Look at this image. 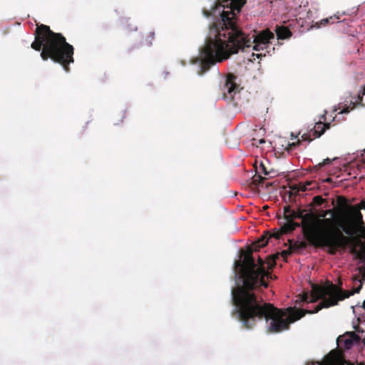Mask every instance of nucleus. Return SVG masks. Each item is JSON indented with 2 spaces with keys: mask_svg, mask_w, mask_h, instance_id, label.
<instances>
[{
  "mask_svg": "<svg viewBox=\"0 0 365 365\" xmlns=\"http://www.w3.org/2000/svg\"><path fill=\"white\" fill-rule=\"evenodd\" d=\"M252 253V250L242 251L243 260L235 262V267L240 269L242 284L232 289V301L235 306L232 315L248 329H252L257 321L265 319L266 322L270 321L269 331L277 333L287 330L290 324L304 317L306 312L294 307L286 309L277 308L256 294L259 287H268L264 278H268L270 274L265 270L261 257L258 258L257 267Z\"/></svg>",
  "mask_w": 365,
  "mask_h": 365,
  "instance_id": "nucleus-1",
  "label": "nucleus"
},
{
  "mask_svg": "<svg viewBox=\"0 0 365 365\" xmlns=\"http://www.w3.org/2000/svg\"><path fill=\"white\" fill-rule=\"evenodd\" d=\"M217 7L220 19L210 26V37L200 51L201 73L207 71L217 62L227 59L232 54L252 49L260 51L267 49L274 34L269 29L255 30L247 34L237 24V14L245 4V0H221Z\"/></svg>",
  "mask_w": 365,
  "mask_h": 365,
  "instance_id": "nucleus-2",
  "label": "nucleus"
},
{
  "mask_svg": "<svg viewBox=\"0 0 365 365\" xmlns=\"http://www.w3.org/2000/svg\"><path fill=\"white\" fill-rule=\"evenodd\" d=\"M34 36L31 47L36 51H41V58L43 61L51 58L68 72L69 64L74 61V48L66 38L60 33L53 32L45 24H36Z\"/></svg>",
  "mask_w": 365,
  "mask_h": 365,
  "instance_id": "nucleus-3",
  "label": "nucleus"
},
{
  "mask_svg": "<svg viewBox=\"0 0 365 365\" xmlns=\"http://www.w3.org/2000/svg\"><path fill=\"white\" fill-rule=\"evenodd\" d=\"M305 210H294L297 219H302L301 226L307 240L316 247L325 248L327 246L340 245L338 236L341 237L332 219H319L313 213H304Z\"/></svg>",
  "mask_w": 365,
  "mask_h": 365,
  "instance_id": "nucleus-4",
  "label": "nucleus"
},
{
  "mask_svg": "<svg viewBox=\"0 0 365 365\" xmlns=\"http://www.w3.org/2000/svg\"><path fill=\"white\" fill-rule=\"evenodd\" d=\"M337 203L339 207L340 219H332L335 221L336 230L341 237H339L340 245L338 246H327L328 253L334 255L339 250H345L351 244V237L357 233V224L362 222V215L357 205L349 206L347 200L343 196L337 197Z\"/></svg>",
  "mask_w": 365,
  "mask_h": 365,
  "instance_id": "nucleus-5",
  "label": "nucleus"
},
{
  "mask_svg": "<svg viewBox=\"0 0 365 365\" xmlns=\"http://www.w3.org/2000/svg\"><path fill=\"white\" fill-rule=\"evenodd\" d=\"M342 282H340L339 285L329 283L327 285H315L312 289V297L311 302H315L317 299H322V302L316 306L313 310L304 309L306 314H314L318 312L323 308H328L336 305L339 301L350 296L359 293L362 288L363 282L360 276L357 274L351 277V289L343 290Z\"/></svg>",
  "mask_w": 365,
  "mask_h": 365,
  "instance_id": "nucleus-6",
  "label": "nucleus"
},
{
  "mask_svg": "<svg viewBox=\"0 0 365 365\" xmlns=\"http://www.w3.org/2000/svg\"><path fill=\"white\" fill-rule=\"evenodd\" d=\"M330 126L331 125L329 123H322L319 121L315 124L313 129H312L309 133H304L302 135V140L311 142L313 139L322 136L327 130L330 128Z\"/></svg>",
  "mask_w": 365,
  "mask_h": 365,
  "instance_id": "nucleus-7",
  "label": "nucleus"
},
{
  "mask_svg": "<svg viewBox=\"0 0 365 365\" xmlns=\"http://www.w3.org/2000/svg\"><path fill=\"white\" fill-rule=\"evenodd\" d=\"M317 365H352L345 361L337 350L331 351L326 355L322 361L317 362Z\"/></svg>",
  "mask_w": 365,
  "mask_h": 365,
  "instance_id": "nucleus-8",
  "label": "nucleus"
},
{
  "mask_svg": "<svg viewBox=\"0 0 365 365\" xmlns=\"http://www.w3.org/2000/svg\"><path fill=\"white\" fill-rule=\"evenodd\" d=\"M236 76L232 73L227 76L225 83L223 86L224 93L226 92L231 96L235 94L239 89V85L235 83Z\"/></svg>",
  "mask_w": 365,
  "mask_h": 365,
  "instance_id": "nucleus-9",
  "label": "nucleus"
},
{
  "mask_svg": "<svg viewBox=\"0 0 365 365\" xmlns=\"http://www.w3.org/2000/svg\"><path fill=\"white\" fill-rule=\"evenodd\" d=\"M292 253V247H289L288 250H283L280 254L277 253L276 255H273L269 256L267 259V263L269 266V268H272L275 266L276 260L279 258V256L281 255L284 261H287V258L289 255Z\"/></svg>",
  "mask_w": 365,
  "mask_h": 365,
  "instance_id": "nucleus-10",
  "label": "nucleus"
},
{
  "mask_svg": "<svg viewBox=\"0 0 365 365\" xmlns=\"http://www.w3.org/2000/svg\"><path fill=\"white\" fill-rule=\"evenodd\" d=\"M269 241V237L266 234V232L262 235L260 238H259L257 241L254 242L251 246L247 249V250H252L253 252H257L259 250L261 247H264L266 246Z\"/></svg>",
  "mask_w": 365,
  "mask_h": 365,
  "instance_id": "nucleus-11",
  "label": "nucleus"
},
{
  "mask_svg": "<svg viewBox=\"0 0 365 365\" xmlns=\"http://www.w3.org/2000/svg\"><path fill=\"white\" fill-rule=\"evenodd\" d=\"M276 34L278 39H287L292 36L291 31L286 26H278L276 29Z\"/></svg>",
  "mask_w": 365,
  "mask_h": 365,
  "instance_id": "nucleus-12",
  "label": "nucleus"
},
{
  "mask_svg": "<svg viewBox=\"0 0 365 365\" xmlns=\"http://www.w3.org/2000/svg\"><path fill=\"white\" fill-rule=\"evenodd\" d=\"M301 227V224L296 222L286 220V222L281 227V230L284 234L294 231L297 227Z\"/></svg>",
  "mask_w": 365,
  "mask_h": 365,
  "instance_id": "nucleus-13",
  "label": "nucleus"
},
{
  "mask_svg": "<svg viewBox=\"0 0 365 365\" xmlns=\"http://www.w3.org/2000/svg\"><path fill=\"white\" fill-rule=\"evenodd\" d=\"M358 338L359 337L357 336V335L356 334L352 333L351 336L343 339L345 349H350L352 346V345L354 344V341ZM341 341H342V339L341 337H339L338 342L341 343Z\"/></svg>",
  "mask_w": 365,
  "mask_h": 365,
  "instance_id": "nucleus-14",
  "label": "nucleus"
},
{
  "mask_svg": "<svg viewBox=\"0 0 365 365\" xmlns=\"http://www.w3.org/2000/svg\"><path fill=\"white\" fill-rule=\"evenodd\" d=\"M339 19V17L336 15H334L329 18L323 19L319 23H317L319 24L318 27L326 26L329 24H334L335 22H338Z\"/></svg>",
  "mask_w": 365,
  "mask_h": 365,
  "instance_id": "nucleus-15",
  "label": "nucleus"
},
{
  "mask_svg": "<svg viewBox=\"0 0 365 365\" xmlns=\"http://www.w3.org/2000/svg\"><path fill=\"white\" fill-rule=\"evenodd\" d=\"M294 216V210H292L290 206H285L284 207V217L286 220H289L294 222V220L297 219Z\"/></svg>",
  "mask_w": 365,
  "mask_h": 365,
  "instance_id": "nucleus-16",
  "label": "nucleus"
},
{
  "mask_svg": "<svg viewBox=\"0 0 365 365\" xmlns=\"http://www.w3.org/2000/svg\"><path fill=\"white\" fill-rule=\"evenodd\" d=\"M294 216V210H292L290 206H285L284 207V217L286 220H289L294 222V220L297 219Z\"/></svg>",
  "mask_w": 365,
  "mask_h": 365,
  "instance_id": "nucleus-17",
  "label": "nucleus"
},
{
  "mask_svg": "<svg viewBox=\"0 0 365 365\" xmlns=\"http://www.w3.org/2000/svg\"><path fill=\"white\" fill-rule=\"evenodd\" d=\"M294 216V210H292L290 206H285L284 207V217L286 220H289L294 222V220L297 219Z\"/></svg>",
  "mask_w": 365,
  "mask_h": 365,
  "instance_id": "nucleus-18",
  "label": "nucleus"
},
{
  "mask_svg": "<svg viewBox=\"0 0 365 365\" xmlns=\"http://www.w3.org/2000/svg\"><path fill=\"white\" fill-rule=\"evenodd\" d=\"M325 204L324 207H328V202L326 199H324L321 195H316L312 199V205L314 206H321Z\"/></svg>",
  "mask_w": 365,
  "mask_h": 365,
  "instance_id": "nucleus-19",
  "label": "nucleus"
},
{
  "mask_svg": "<svg viewBox=\"0 0 365 365\" xmlns=\"http://www.w3.org/2000/svg\"><path fill=\"white\" fill-rule=\"evenodd\" d=\"M339 207L338 208L327 209V210H322L319 212V217H317L319 219H327L326 217L328 215H334L335 212H337L339 213ZM334 219H336V218L335 217Z\"/></svg>",
  "mask_w": 365,
  "mask_h": 365,
  "instance_id": "nucleus-20",
  "label": "nucleus"
},
{
  "mask_svg": "<svg viewBox=\"0 0 365 365\" xmlns=\"http://www.w3.org/2000/svg\"><path fill=\"white\" fill-rule=\"evenodd\" d=\"M267 179V178L266 177H262L260 175H255L252 178V182L257 186H262Z\"/></svg>",
  "mask_w": 365,
  "mask_h": 365,
  "instance_id": "nucleus-21",
  "label": "nucleus"
},
{
  "mask_svg": "<svg viewBox=\"0 0 365 365\" xmlns=\"http://www.w3.org/2000/svg\"><path fill=\"white\" fill-rule=\"evenodd\" d=\"M284 141L286 143L284 150H287L288 153H289L291 150H292L293 148H294L297 145H299L301 143V141L299 140H298L297 142L292 143H290L289 142H288L287 140H284Z\"/></svg>",
  "mask_w": 365,
  "mask_h": 365,
  "instance_id": "nucleus-22",
  "label": "nucleus"
},
{
  "mask_svg": "<svg viewBox=\"0 0 365 365\" xmlns=\"http://www.w3.org/2000/svg\"><path fill=\"white\" fill-rule=\"evenodd\" d=\"M266 234L268 235L269 239L272 237L275 239H279L280 237L284 233L282 232V230L280 229L279 230H274L272 233H270L269 232H266Z\"/></svg>",
  "mask_w": 365,
  "mask_h": 365,
  "instance_id": "nucleus-23",
  "label": "nucleus"
},
{
  "mask_svg": "<svg viewBox=\"0 0 365 365\" xmlns=\"http://www.w3.org/2000/svg\"><path fill=\"white\" fill-rule=\"evenodd\" d=\"M358 270V276H360V278L362 282L365 281V267H359L356 268Z\"/></svg>",
  "mask_w": 365,
  "mask_h": 365,
  "instance_id": "nucleus-24",
  "label": "nucleus"
},
{
  "mask_svg": "<svg viewBox=\"0 0 365 365\" xmlns=\"http://www.w3.org/2000/svg\"><path fill=\"white\" fill-rule=\"evenodd\" d=\"M258 172L260 173H262L266 176L271 177L270 176V173H271L267 170V168L264 166V165L263 163H260Z\"/></svg>",
  "mask_w": 365,
  "mask_h": 365,
  "instance_id": "nucleus-25",
  "label": "nucleus"
},
{
  "mask_svg": "<svg viewBox=\"0 0 365 365\" xmlns=\"http://www.w3.org/2000/svg\"><path fill=\"white\" fill-rule=\"evenodd\" d=\"M265 143V140L264 138L257 140L256 138L252 139V145H256L258 147L259 145H262Z\"/></svg>",
  "mask_w": 365,
  "mask_h": 365,
  "instance_id": "nucleus-26",
  "label": "nucleus"
},
{
  "mask_svg": "<svg viewBox=\"0 0 365 365\" xmlns=\"http://www.w3.org/2000/svg\"><path fill=\"white\" fill-rule=\"evenodd\" d=\"M299 190L296 188H293L292 190L288 191L287 194L289 195V199L291 200L293 196H296Z\"/></svg>",
  "mask_w": 365,
  "mask_h": 365,
  "instance_id": "nucleus-27",
  "label": "nucleus"
},
{
  "mask_svg": "<svg viewBox=\"0 0 365 365\" xmlns=\"http://www.w3.org/2000/svg\"><path fill=\"white\" fill-rule=\"evenodd\" d=\"M289 242L290 244L289 247H292V252L294 250H297V249L300 247V245L299 244L298 242H296L294 244H292V240H289Z\"/></svg>",
  "mask_w": 365,
  "mask_h": 365,
  "instance_id": "nucleus-28",
  "label": "nucleus"
},
{
  "mask_svg": "<svg viewBox=\"0 0 365 365\" xmlns=\"http://www.w3.org/2000/svg\"><path fill=\"white\" fill-rule=\"evenodd\" d=\"M331 163V160L329 158H327L325 160H324V161L321 163H319L317 167H318L319 168H322V166L325 165H327V164H329Z\"/></svg>",
  "mask_w": 365,
  "mask_h": 365,
  "instance_id": "nucleus-29",
  "label": "nucleus"
},
{
  "mask_svg": "<svg viewBox=\"0 0 365 365\" xmlns=\"http://www.w3.org/2000/svg\"><path fill=\"white\" fill-rule=\"evenodd\" d=\"M360 210H365V199L363 200L359 204L356 205Z\"/></svg>",
  "mask_w": 365,
  "mask_h": 365,
  "instance_id": "nucleus-30",
  "label": "nucleus"
},
{
  "mask_svg": "<svg viewBox=\"0 0 365 365\" xmlns=\"http://www.w3.org/2000/svg\"><path fill=\"white\" fill-rule=\"evenodd\" d=\"M266 56L265 53H256V54L254 53H252V56H256L257 58H260L262 56Z\"/></svg>",
  "mask_w": 365,
  "mask_h": 365,
  "instance_id": "nucleus-31",
  "label": "nucleus"
},
{
  "mask_svg": "<svg viewBox=\"0 0 365 365\" xmlns=\"http://www.w3.org/2000/svg\"><path fill=\"white\" fill-rule=\"evenodd\" d=\"M311 184V182H308L306 185H303V187H302V190L305 191L306 190L309 189L308 186H309Z\"/></svg>",
  "mask_w": 365,
  "mask_h": 365,
  "instance_id": "nucleus-32",
  "label": "nucleus"
},
{
  "mask_svg": "<svg viewBox=\"0 0 365 365\" xmlns=\"http://www.w3.org/2000/svg\"><path fill=\"white\" fill-rule=\"evenodd\" d=\"M349 107H347V108H346L343 109V110L340 112V113H349Z\"/></svg>",
  "mask_w": 365,
  "mask_h": 365,
  "instance_id": "nucleus-33",
  "label": "nucleus"
},
{
  "mask_svg": "<svg viewBox=\"0 0 365 365\" xmlns=\"http://www.w3.org/2000/svg\"><path fill=\"white\" fill-rule=\"evenodd\" d=\"M351 252H352V253H356V252H357L356 248V247H353V248L351 249Z\"/></svg>",
  "mask_w": 365,
  "mask_h": 365,
  "instance_id": "nucleus-34",
  "label": "nucleus"
},
{
  "mask_svg": "<svg viewBox=\"0 0 365 365\" xmlns=\"http://www.w3.org/2000/svg\"><path fill=\"white\" fill-rule=\"evenodd\" d=\"M149 35H150V37L151 38H154V33H153V32H150V33L149 34Z\"/></svg>",
  "mask_w": 365,
  "mask_h": 365,
  "instance_id": "nucleus-35",
  "label": "nucleus"
},
{
  "mask_svg": "<svg viewBox=\"0 0 365 365\" xmlns=\"http://www.w3.org/2000/svg\"><path fill=\"white\" fill-rule=\"evenodd\" d=\"M331 180V178H327V179L325 180V181H326V182H330Z\"/></svg>",
  "mask_w": 365,
  "mask_h": 365,
  "instance_id": "nucleus-36",
  "label": "nucleus"
},
{
  "mask_svg": "<svg viewBox=\"0 0 365 365\" xmlns=\"http://www.w3.org/2000/svg\"><path fill=\"white\" fill-rule=\"evenodd\" d=\"M363 308L365 309V301L363 303Z\"/></svg>",
  "mask_w": 365,
  "mask_h": 365,
  "instance_id": "nucleus-37",
  "label": "nucleus"
},
{
  "mask_svg": "<svg viewBox=\"0 0 365 365\" xmlns=\"http://www.w3.org/2000/svg\"><path fill=\"white\" fill-rule=\"evenodd\" d=\"M307 296H305V299L304 300L307 301Z\"/></svg>",
  "mask_w": 365,
  "mask_h": 365,
  "instance_id": "nucleus-38",
  "label": "nucleus"
},
{
  "mask_svg": "<svg viewBox=\"0 0 365 365\" xmlns=\"http://www.w3.org/2000/svg\"><path fill=\"white\" fill-rule=\"evenodd\" d=\"M364 343H365V338H364Z\"/></svg>",
  "mask_w": 365,
  "mask_h": 365,
  "instance_id": "nucleus-39",
  "label": "nucleus"
}]
</instances>
